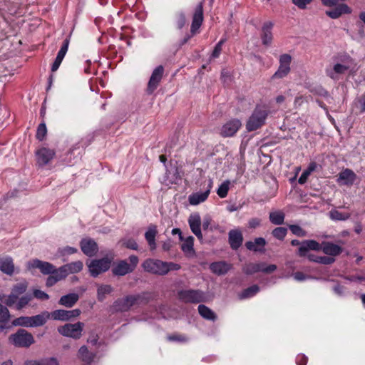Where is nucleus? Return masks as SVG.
Returning a JSON list of instances; mask_svg holds the SVG:
<instances>
[{
  "label": "nucleus",
  "mask_w": 365,
  "mask_h": 365,
  "mask_svg": "<svg viewBox=\"0 0 365 365\" xmlns=\"http://www.w3.org/2000/svg\"><path fill=\"white\" fill-rule=\"evenodd\" d=\"M289 229L294 235L298 237H304L306 235V232L299 225H290Z\"/></svg>",
  "instance_id": "obj_54"
},
{
  "label": "nucleus",
  "mask_w": 365,
  "mask_h": 365,
  "mask_svg": "<svg viewBox=\"0 0 365 365\" xmlns=\"http://www.w3.org/2000/svg\"><path fill=\"white\" fill-rule=\"evenodd\" d=\"M322 250L324 254L334 257L339 255L342 252L343 248L332 242H323L322 243Z\"/></svg>",
  "instance_id": "obj_21"
},
{
  "label": "nucleus",
  "mask_w": 365,
  "mask_h": 365,
  "mask_svg": "<svg viewBox=\"0 0 365 365\" xmlns=\"http://www.w3.org/2000/svg\"><path fill=\"white\" fill-rule=\"evenodd\" d=\"M47 133L46 124L42 123L39 124L36 131V138L39 140H43Z\"/></svg>",
  "instance_id": "obj_53"
},
{
  "label": "nucleus",
  "mask_w": 365,
  "mask_h": 365,
  "mask_svg": "<svg viewBox=\"0 0 365 365\" xmlns=\"http://www.w3.org/2000/svg\"><path fill=\"white\" fill-rule=\"evenodd\" d=\"M36 155L37 163L42 166L48 164L53 159L55 152L53 150L42 148L36 151Z\"/></svg>",
  "instance_id": "obj_16"
},
{
  "label": "nucleus",
  "mask_w": 365,
  "mask_h": 365,
  "mask_svg": "<svg viewBox=\"0 0 365 365\" xmlns=\"http://www.w3.org/2000/svg\"><path fill=\"white\" fill-rule=\"evenodd\" d=\"M265 245V240L262 237H258L256 238L254 241L247 242L245 246L249 250L254 252H262L264 250V247Z\"/></svg>",
  "instance_id": "obj_31"
},
{
  "label": "nucleus",
  "mask_w": 365,
  "mask_h": 365,
  "mask_svg": "<svg viewBox=\"0 0 365 365\" xmlns=\"http://www.w3.org/2000/svg\"><path fill=\"white\" fill-rule=\"evenodd\" d=\"M68 45H69V39L66 38L61 46L59 51L58 52V54H57V56L56 58L63 61V59L68 51Z\"/></svg>",
  "instance_id": "obj_51"
},
{
  "label": "nucleus",
  "mask_w": 365,
  "mask_h": 365,
  "mask_svg": "<svg viewBox=\"0 0 365 365\" xmlns=\"http://www.w3.org/2000/svg\"><path fill=\"white\" fill-rule=\"evenodd\" d=\"M329 216L334 220H346L350 217V214L332 210L329 212Z\"/></svg>",
  "instance_id": "obj_44"
},
{
  "label": "nucleus",
  "mask_w": 365,
  "mask_h": 365,
  "mask_svg": "<svg viewBox=\"0 0 365 365\" xmlns=\"http://www.w3.org/2000/svg\"><path fill=\"white\" fill-rule=\"evenodd\" d=\"M242 270L246 274L249 275L259 272L258 263H248L243 267Z\"/></svg>",
  "instance_id": "obj_49"
},
{
  "label": "nucleus",
  "mask_w": 365,
  "mask_h": 365,
  "mask_svg": "<svg viewBox=\"0 0 365 365\" xmlns=\"http://www.w3.org/2000/svg\"><path fill=\"white\" fill-rule=\"evenodd\" d=\"M138 300L135 296H128L120 300H117L114 303L115 309L118 311L125 312L128 310L133 305H134Z\"/></svg>",
  "instance_id": "obj_19"
},
{
  "label": "nucleus",
  "mask_w": 365,
  "mask_h": 365,
  "mask_svg": "<svg viewBox=\"0 0 365 365\" xmlns=\"http://www.w3.org/2000/svg\"><path fill=\"white\" fill-rule=\"evenodd\" d=\"M33 294L34 297L38 299L47 300L49 299L48 294L40 289H34Z\"/></svg>",
  "instance_id": "obj_59"
},
{
  "label": "nucleus",
  "mask_w": 365,
  "mask_h": 365,
  "mask_svg": "<svg viewBox=\"0 0 365 365\" xmlns=\"http://www.w3.org/2000/svg\"><path fill=\"white\" fill-rule=\"evenodd\" d=\"M349 13H351V9L345 4H339L332 9L326 11V14L331 19H337L341 14Z\"/></svg>",
  "instance_id": "obj_26"
},
{
  "label": "nucleus",
  "mask_w": 365,
  "mask_h": 365,
  "mask_svg": "<svg viewBox=\"0 0 365 365\" xmlns=\"http://www.w3.org/2000/svg\"><path fill=\"white\" fill-rule=\"evenodd\" d=\"M83 327L84 324L78 322L75 324H66L61 326L58 328V331L64 336L77 339L81 336Z\"/></svg>",
  "instance_id": "obj_8"
},
{
  "label": "nucleus",
  "mask_w": 365,
  "mask_h": 365,
  "mask_svg": "<svg viewBox=\"0 0 365 365\" xmlns=\"http://www.w3.org/2000/svg\"><path fill=\"white\" fill-rule=\"evenodd\" d=\"M258 266H259V272H262L265 274H270L277 269V266L275 264L267 265L264 262H259Z\"/></svg>",
  "instance_id": "obj_48"
},
{
  "label": "nucleus",
  "mask_w": 365,
  "mask_h": 365,
  "mask_svg": "<svg viewBox=\"0 0 365 365\" xmlns=\"http://www.w3.org/2000/svg\"><path fill=\"white\" fill-rule=\"evenodd\" d=\"M66 278L62 273H60V269L58 268L56 272L50 274V276L47 278L46 286L51 287L58 281Z\"/></svg>",
  "instance_id": "obj_37"
},
{
  "label": "nucleus",
  "mask_w": 365,
  "mask_h": 365,
  "mask_svg": "<svg viewBox=\"0 0 365 365\" xmlns=\"http://www.w3.org/2000/svg\"><path fill=\"white\" fill-rule=\"evenodd\" d=\"M157 235V228L155 225L149 226L145 234V237L150 246V250H153L156 248L155 237Z\"/></svg>",
  "instance_id": "obj_33"
},
{
  "label": "nucleus",
  "mask_w": 365,
  "mask_h": 365,
  "mask_svg": "<svg viewBox=\"0 0 365 365\" xmlns=\"http://www.w3.org/2000/svg\"><path fill=\"white\" fill-rule=\"evenodd\" d=\"M178 297L185 303L198 304L206 301L205 294L199 289H182L178 292Z\"/></svg>",
  "instance_id": "obj_6"
},
{
  "label": "nucleus",
  "mask_w": 365,
  "mask_h": 365,
  "mask_svg": "<svg viewBox=\"0 0 365 365\" xmlns=\"http://www.w3.org/2000/svg\"><path fill=\"white\" fill-rule=\"evenodd\" d=\"M356 179V175L351 170L346 168L339 173L337 182L344 185H352Z\"/></svg>",
  "instance_id": "obj_18"
},
{
  "label": "nucleus",
  "mask_w": 365,
  "mask_h": 365,
  "mask_svg": "<svg viewBox=\"0 0 365 365\" xmlns=\"http://www.w3.org/2000/svg\"><path fill=\"white\" fill-rule=\"evenodd\" d=\"M269 110L264 106H257L246 123L247 131H254L262 127L268 116Z\"/></svg>",
  "instance_id": "obj_3"
},
{
  "label": "nucleus",
  "mask_w": 365,
  "mask_h": 365,
  "mask_svg": "<svg viewBox=\"0 0 365 365\" xmlns=\"http://www.w3.org/2000/svg\"><path fill=\"white\" fill-rule=\"evenodd\" d=\"M82 252L88 257H92L98 252L96 242L91 239H83L81 242Z\"/></svg>",
  "instance_id": "obj_20"
},
{
  "label": "nucleus",
  "mask_w": 365,
  "mask_h": 365,
  "mask_svg": "<svg viewBox=\"0 0 365 365\" xmlns=\"http://www.w3.org/2000/svg\"><path fill=\"white\" fill-rule=\"evenodd\" d=\"M78 357L86 364L92 362L94 354L90 352L86 346H82L78 350Z\"/></svg>",
  "instance_id": "obj_35"
},
{
  "label": "nucleus",
  "mask_w": 365,
  "mask_h": 365,
  "mask_svg": "<svg viewBox=\"0 0 365 365\" xmlns=\"http://www.w3.org/2000/svg\"><path fill=\"white\" fill-rule=\"evenodd\" d=\"M123 245L125 247L136 250H138V244L133 239H125L122 242Z\"/></svg>",
  "instance_id": "obj_55"
},
{
  "label": "nucleus",
  "mask_w": 365,
  "mask_h": 365,
  "mask_svg": "<svg viewBox=\"0 0 365 365\" xmlns=\"http://www.w3.org/2000/svg\"><path fill=\"white\" fill-rule=\"evenodd\" d=\"M181 241V249L185 255L189 257H194L195 255V252L193 248L194 237L192 236H189L186 238L182 237V240Z\"/></svg>",
  "instance_id": "obj_25"
},
{
  "label": "nucleus",
  "mask_w": 365,
  "mask_h": 365,
  "mask_svg": "<svg viewBox=\"0 0 365 365\" xmlns=\"http://www.w3.org/2000/svg\"><path fill=\"white\" fill-rule=\"evenodd\" d=\"M50 317V313L43 312L39 314L31 317V327L43 325Z\"/></svg>",
  "instance_id": "obj_32"
},
{
  "label": "nucleus",
  "mask_w": 365,
  "mask_h": 365,
  "mask_svg": "<svg viewBox=\"0 0 365 365\" xmlns=\"http://www.w3.org/2000/svg\"><path fill=\"white\" fill-rule=\"evenodd\" d=\"M9 340L11 344L17 347H29L35 341L33 335L23 329L11 334Z\"/></svg>",
  "instance_id": "obj_5"
},
{
  "label": "nucleus",
  "mask_w": 365,
  "mask_h": 365,
  "mask_svg": "<svg viewBox=\"0 0 365 365\" xmlns=\"http://www.w3.org/2000/svg\"><path fill=\"white\" fill-rule=\"evenodd\" d=\"M242 126L239 119H231L225 123L220 129V135L224 138L232 137Z\"/></svg>",
  "instance_id": "obj_11"
},
{
  "label": "nucleus",
  "mask_w": 365,
  "mask_h": 365,
  "mask_svg": "<svg viewBox=\"0 0 365 365\" xmlns=\"http://www.w3.org/2000/svg\"><path fill=\"white\" fill-rule=\"evenodd\" d=\"M12 324L15 327H31V317H18L12 322Z\"/></svg>",
  "instance_id": "obj_45"
},
{
  "label": "nucleus",
  "mask_w": 365,
  "mask_h": 365,
  "mask_svg": "<svg viewBox=\"0 0 365 365\" xmlns=\"http://www.w3.org/2000/svg\"><path fill=\"white\" fill-rule=\"evenodd\" d=\"M335 259L332 257L327 256H319L317 257V263H320L322 264H331L334 263Z\"/></svg>",
  "instance_id": "obj_57"
},
{
  "label": "nucleus",
  "mask_w": 365,
  "mask_h": 365,
  "mask_svg": "<svg viewBox=\"0 0 365 365\" xmlns=\"http://www.w3.org/2000/svg\"><path fill=\"white\" fill-rule=\"evenodd\" d=\"M287 230L282 227H278L272 231V235L278 240H283L286 236Z\"/></svg>",
  "instance_id": "obj_52"
},
{
  "label": "nucleus",
  "mask_w": 365,
  "mask_h": 365,
  "mask_svg": "<svg viewBox=\"0 0 365 365\" xmlns=\"http://www.w3.org/2000/svg\"><path fill=\"white\" fill-rule=\"evenodd\" d=\"M309 175L310 173L307 170H305L299 177L298 182L301 185L304 184Z\"/></svg>",
  "instance_id": "obj_61"
},
{
  "label": "nucleus",
  "mask_w": 365,
  "mask_h": 365,
  "mask_svg": "<svg viewBox=\"0 0 365 365\" xmlns=\"http://www.w3.org/2000/svg\"><path fill=\"white\" fill-rule=\"evenodd\" d=\"M32 299V296L31 294H25L20 298L17 299L15 304V308L17 310H21L23 308H24L26 305L29 304V303Z\"/></svg>",
  "instance_id": "obj_41"
},
{
  "label": "nucleus",
  "mask_w": 365,
  "mask_h": 365,
  "mask_svg": "<svg viewBox=\"0 0 365 365\" xmlns=\"http://www.w3.org/2000/svg\"><path fill=\"white\" fill-rule=\"evenodd\" d=\"M59 269L60 273L66 277L69 274L79 272L83 269V263L81 261H76L61 266Z\"/></svg>",
  "instance_id": "obj_22"
},
{
  "label": "nucleus",
  "mask_w": 365,
  "mask_h": 365,
  "mask_svg": "<svg viewBox=\"0 0 365 365\" xmlns=\"http://www.w3.org/2000/svg\"><path fill=\"white\" fill-rule=\"evenodd\" d=\"M352 59L348 56H344L333 65L325 69L326 75L333 80H339L341 75L346 73L351 67Z\"/></svg>",
  "instance_id": "obj_2"
},
{
  "label": "nucleus",
  "mask_w": 365,
  "mask_h": 365,
  "mask_svg": "<svg viewBox=\"0 0 365 365\" xmlns=\"http://www.w3.org/2000/svg\"><path fill=\"white\" fill-rule=\"evenodd\" d=\"M186 16L182 11H178L175 14L174 22L178 29H182L186 24Z\"/></svg>",
  "instance_id": "obj_39"
},
{
  "label": "nucleus",
  "mask_w": 365,
  "mask_h": 365,
  "mask_svg": "<svg viewBox=\"0 0 365 365\" xmlns=\"http://www.w3.org/2000/svg\"><path fill=\"white\" fill-rule=\"evenodd\" d=\"M164 68L159 66L154 69L148 83L147 93L152 94L158 87L163 75Z\"/></svg>",
  "instance_id": "obj_13"
},
{
  "label": "nucleus",
  "mask_w": 365,
  "mask_h": 365,
  "mask_svg": "<svg viewBox=\"0 0 365 365\" xmlns=\"http://www.w3.org/2000/svg\"><path fill=\"white\" fill-rule=\"evenodd\" d=\"M11 317L8 308L0 303V323H6Z\"/></svg>",
  "instance_id": "obj_47"
},
{
  "label": "nucleus",
  "mask_w": 365,
  "mask_h": 365,
  "mask_svg": "<svg viewBox=\"0 0 365 365\" xmlns=\"http://www.w3.org/2000/svg\"><path fill=\"white\" fill-rule=\"evenodd\" d=\"M293 277L294 279L297 281H303L307 278V277L304 274L300 272H295Z\"/></svg>",
  "instance_id": "obj_63"
},
{
  "label": "nucleus",
  "mask_w": 365,
  "mask_h": 365,
  "mask_svg": "<svg viewBox=\"0 0 365 365\" xmlns=\"http://www.w3.org/2000/svg\"><path fill=\"white\" fill-rule=\"evenodd\" d=\"M279 66L277 71L273 74L272 78H282L288 75L290 72V64L292 56L289 54H282L279 56Z\"/></svg>",
  "instance_id": "obj_10"
},
{
  "label": "nucleus",
  "mask_w": 365,
  "mask_h": 365,
  "mask_svg": "<svg viewBox=\"0 0 365 365\" xmlns=\"http://www.w3.org/2000/svg\"><path fill=\"white\" fill-rule=\"evenodd\" d=\"M143 269L150 273L165 275L170 271L178 270L180 266L174 262H167L159 259H148L143 263Z\"/></svg>",
  "instance_id": "obj_1"
},
{
  "label": "nucleus",
  "mask_w": 365,
  "mask_h": 365,
  "mask_svg": "<svg viewBox=\"0 0 365 365\" xmlns=\"http://www.w3.org/2000/svg\"><path fill=\"white\" fill-rule=\"evenodd\" d=\"M126 260H120L115 263L112 269V272L115 276H124L132 272L137 267L139 259L135 255H131Z\"/></svg>",
  "instance_id": "obj_4"
},
{
  "label": "nucleus",
  "mask_w": 365,
  "mask_h": 365,
  "mask_svg": "<svg viewBox=\"0 0 365 365\" xmlns=\"http://www.w3.org/2000/svg\"><path fill=\"white\" fill-rule=\"evenodd\" d=\"M261 220L258 218H252L249 220V227L256 228L259 226Z\"/></svg>",
  "instance_id": "obj_62"
},
{
  "label": "nucleus",
  "mask_w": 365,
  "mask_h": 365,
  "mask_svg": "<svg viewBox=\"0 0 365 365\" xmlns=\"http://www.w3.org/2000/svg\"><path fill=\"white\" fill-rule=\"evenodd\" d=\"M259 291V287L257 285H252L245 289L240 294V299H246L255 295Z\"/></svg>",
  "instance_id": "obj_43"
},
{
  "label": "nucleus",
  "mask_w": 365,
  "mask_h": 365,
  "mask_svg": "<svg viewBox=\"0 0 365 365\" xmlns=\"http://www.w3.org/2000/svg\"><path fill=\"white\" fill-rule=\"evenodd\" d=\"M322 250V244L314 240H304L302 242L301 246L299 247V255L304 257L307 255L309 250L319 251Z\"/></svg>",
  "instance_id": "obj_17"
},
{
  "label": "nucleus",
  "mask_w": 365,
  "mask_h": 365,
  "mask_svg": "<svg viewBox=\"0 0 365 365\" xmlns=\"http://www.w3.org/2000/svg\"><path fill=\"white\" fill-rule=\"evenodd\" d=\"M312 0H292L294 5L299 9H304L307 4H309Z\"/></svg>",
  "instance_id": "obj_60"
},
{
  "label": "nucleus",
  "mask_w": 365,
  "mask_h": 365,
  "mask_svg": "<svg viewBox=\"0 0 365 365\" xmlns=\"http://www.w3.org/2000/svg\"><path fill=\"white\" fill-rule=\"evenodd\" d=\"M359 103L361 106V112H365V93L361 96V97L359 99Z\"/></svg>",
  "instance_id": "obj_64"
},
{
  "label": "nucleus",
  "mask_w": 365,
  "mask_h": 365,
  "mask_svg": "<svg viewBox=\"0 0 365 365\" xmlns=\"http://www.w3.org/2000/svg\"><path fill=\"white\" fill-rule=\"evenodd\" d=\"M111 264V259L104 257L100 259L92 260L88 264V269L91 274L96 277L101 273L105 272L109 269Z\"/></svg>",
  "instance_id": "obj_9"
},
{
  "label": "nucleus",
  "mask_w": 365,
  "mask_h": 365,
  "mask_svg": "<svg viewBox=\"0 0 365 365\" xmlns=\"http://www.w3.org/2000/svg\"><path fill=\"white\" fill-rule=\"evenodd\" d=\"M27 289V282L24 281L17 283L12 287L11 293L9 295H4L3 297H0V300L6 306L12 307L16 302L19 296L25 293Z\"/></svg>",
  "instance_id": "obj_7"
},
{
  "label": "nucleus",
  "mask_w": 365,
  "mask_h": 365,
  "mask_svg": "<svg viewBox=\"0 0 365 365\" xmlns=\"http://www.w3.org/2000/svg\"><path fill=\"white\" fill-rule=\"evenodd\" d=\"M68 45H69V39L66 38L61 46L59 51L58 52V54H57V56L56 58L63 61V59L68 51Z\"/></svg>",
  "instance_id": "obj_50"
},
{
  "label": "nucleus",
  "mask_w": 365,
  "mask_h": 365,
  "mask_svg": "<svg viewBox=\"0 0 365 365\" xmlns=\"http://www.w3.org/2000/svg\"><path fill=\"white\" fill-rule=\"evenodd\" d=\"M113 291V287L108 284L98 285L97 289V297L99 301H103L106 296L110 294Z\"/></svg>",
  "instance_id": "obj_36"
},
{
  "label": "nucleus",
  "mask_w": 365,
  "mask_h": 365,
  "mask_svg": "<svg viewBox=\"0 0 365 365\" xmlns=\"http://www.w3.org/2000/svg\"><path fill=\"white\" fill-rule=\"evenodd\" d=\"M203 21V6L202 3H200L197 5L195 9V12L192 16V21L190 28V32L192 35H195Z\"/></svg>",
  "instance_id": "obj_14"
},
{
  "label": "nucleus",
  "mask_w": 365,
  "mask_h": 365,
  "mask_svg": "<svg viewBox=\"0 0 365 365\" xmlns=\"http://www.w3.org/2000/svg\"><path fill=\"white\" fill-rule=\"evenodd\" d=\"M284 214L281 211L270 212L269 220L274 225H282L284 222Z\"/></svg>",
  "instance_id": "obj_40"
},
{
  "label": "nucleus",
  "mask_w": 365,
  "mask_h": 365,
  "mask_svg": "<svg viewBox=\"0 0 365 365\" xmlns=\"http://www.w3.org/2000/svg\"><path fill=\"white\" fill-rule=\"evenodd\" d=\"M272 27L273 24L271 21L265 22L262 26L261 38L265 46H269L272 41Z\"/></svg>",
  "instance_id": "obj_23"
},
{
  "label": "nucleus",
  "mask_w": 365,
  "mask_h": 365,
  "mask_svg": "<svg viewBox=\"0 0 365 365\" xmlns=\"http://www.w3.org/2000/svg\"><path fill=\"white\" fill-rule=\"evenodd\" d=\"M210 190H206L204 192H197L189 195L188 201L192 205H197L201 202H205L208 197Z\"/></svg>",
  "instance_id": "obj_29"
},
{
  "label": "nucleus",
  "mask_w": 365,
  "mask_h": 365,
  "mask_svg": "<svg viewBox=\"0 0 365 365\" xmlns=\"http://www.w3.org/2000/svg\"><path fill=\"white\" fill-rule=\"evenodd\" d=\"M225 42V39H221L217 44L216 46H215V48L212 51V58H217L221 51H222V46L223 45V43Z\"/></svg>",
  "instance_id": "obj_56"
},
{
  "label": "nucleus",
  "mask_w": 365,
  "mask_h": 365,
  "mask_svg": "<svg viewBox=\"0 0 365 365\" xmlns=\"http://www.w3.org/2000/svg\"><path fill=\"white\" fill-rule=\"evenodd\" d=\"M230 184L229 180H225L219 186L217 193L220 197L225 198L227 195Z\"/></svg>",
  "instance_id": "obj_46"
},
{
  "label": "nucleus",
  "mask_w": 365,
  "mask_h": 365,
  "mask_svg": "<svg viewBox=\"0 0 365 365\" xmlns=\"http://www.w3.org/2000/svg\"><path fill=\"white\" fill-rule=\"evenodd\" d=\"M14 264L11 257H0V271L7 275H12L14 273Z\"/></svg>",
  "instance_id": "obj_24"
},
{
  "label": "nucleus",
  "mask_w": 365,
  "mask_h": 365,
  "mask_svg": "<svg viewBox=\"0 0 365 365\" xmlns=\"http://www.w3.org/2000/svg\"><path fill=\"white\" fill-rule=\"evenodd\" d=\"M27 267L29 269L37 268L40 269L43 274H50L58 269L52 264L48 262L41 261L38 259L28 262Z\"/></svg>",
  "instance_id": "obj_12"
},
{
  "label": "nucleus",
  "mask_w": 365,
  "mask_h": 365,
  "mask_svg": "<svg viewBox=\"0 0 365 365\" xmlns=\"http://www.w3.org/2000/svg\"><path fill=\"white\" fill-rule=\"evenodd\" d=\"M243 237L240 231L230 230L229 232V242L233 250L238 249L242 243Z\"/></svg>",
  "instance_id": "obj_27"
},
{
  "label": "nucleus",
  "mask_w": 365,
  "mask_h": 365,
  "mask_svg": "<svg viewBox=\"0 0 365 365\" xmlns=\"http://www.w3.org/2000/svg\"><path fill=\"white\" fill-rule=\"evenodd\" d=\"M50 316L55 320L66 321L69 319L67 310L58 309L50 314Z\"/></svg>",
  "instance_id": "obj_42"
},
{
  "label": "nucleus",
  "mask_w": 365,
  "mask_h": 365,
  "mask_svg": "<svg viewBox=\"0 0 365 365\" xmlns=\"http://www.w3.org/2000/svg\"><path fill=\"white\" fill-rule=\"evenodd\" d=\"M188 223L191 231L197 237L199 240H202L203 237L200 229L201 218L199 214L191 215L188 219Z\"/></svg>",
  "instance_id": "obj_15"
},
{
  "label": "nucleus",
  "mask_w": 365,
  "mask_h": 365,
  "mask_svg": "<svg viewBox=\"0 0 365 365\" xmlns=\"http://www.w3.org/2000/svg\"><path fill=\"white\" fill-rule=\"evenodd\" d=\"M24 365H58V363L55 358H48L39 361H27L25 362Z\"/></svg>",
  "instance_id": "obj_38"
},
{
  "label": "nucleus",
  "mask_w": 365,
  "mask_h": 365,
  "mask_svg": "<svg viewBox=\"0 0 365 365\" xmlns=\"http://www.w3.org/2000/svg\"><path fill=\"white\" fill-rule=\"evenodd\" d=\"M198 312L202 317L207 320L215 321L217 318L215 312L203 304H200L198 306Z\"/></svg>",
  "instance_id": "obj_34"
},
{
  "label": "nucleus",
  "mask_w": 365,
  "mask_h": 365,
  "mask_svg": "<svg viewBox=\"0 0 365 365\" xmlns=\"http://www.w3.org/2000/svg\"><path fill=\"white\" fill-rule=\"evenodd\" d=\"M79 299V295L76 293H70L62 296L58 303L60 305L68 308L72 307Z\"/></svg>",
  "instance_id": "obj_30"
},
{
  "label": "nucleus",
  "mask_w": 365,
  "mask_h": 365,
  "mask_svg": "<svg viewBox=\"0 0 365 365\" xmlns=\"http://www.w3.org/2000/svg\"><path fill=\"white\" fill-rule=\"evenodd\" d=\"M76 252H77V249L76 248L72 247H69V246H67V247H65L63 248H61V249L58 250V253L61 256H66V255H71V254H73V253H75Z\"/></svg>",
  "instance_id": "obj_58"
},
{
  "label": "nucleus",
  "mask_w": 365,
  "mask_h": 365,
  "mask_svg": "<svg viewBox=\"0 0 365 365\" xmlns=\"http://www.w3.org/2000/svg\"><path fill=\"white\" fill-rule=\"evenodd\" d=\"M211 271L218 275L226 274L231 268V265L225 262H217L210 264Z\"/></svg>",
  "instance_id": "obj_28"
}]
</instances>
